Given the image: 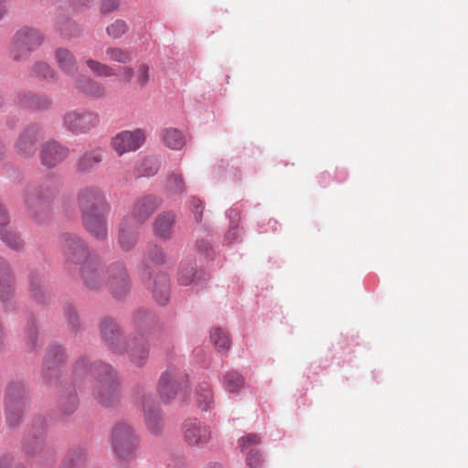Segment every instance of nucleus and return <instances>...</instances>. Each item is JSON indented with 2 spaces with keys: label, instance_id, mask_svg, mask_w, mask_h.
Masks as SVG:
<instances>
[{
  "label": "nucleus",
  "instance_id": "nucleus-8",
  "mask_svg": "<svg viewBox=\"0 0 468 468\" xmlns=\"http://www.w3.org/2000/svg\"><path fill=\"white\" fill-rule=\"evenodd\" d=\"M64 126L74 133H84L100 122L98 113L88 111H71L63 117Z\"/></svg>",
  "mask_w": 468,
  "mask_h": 468
},
{
  "label": "nucleus",
  "instance_id": "nucleus-37",
  "mask_svg": "<svg viewBox=\"0 0 468 468\" xmlns=\"http://www.w3.org/2000/svg\"><path fill=\"white\" fill-rule=\"evenodd\" d=\"M166 191L171 195L181 194L185 191V183L180 174L172 173L165 185Z\"/></svg>",
  "mask_w": 468,
  "mask_h": 468
},
{
  "label": "nucleus",
  "instance_id": "nucleus-51",
  "mask_svg": "<svg viewBox=\"0 0 468 468\" xmlns=\"http://www.w3.org/2000/svg\"><path fill=\"white\" fill-rule=\"evenodd\" d=\"M35 197H37V194L36 195L30 194V196L27 197V202L30 205L33 204Z\"/></svg>",
  "mask_w": 468,
  "mask_h": 468
},
{
  "label": "nucleus",
  "instance_id": "nucleus-31",
  "mask_svg": "<svg viewBox=\"0 0 468 468\" xmlns=\"http://www.w3.org/2000/svg\"><path fill=\"white\" fill-rule=\"evenodd\" d=\"M105 56L107 60L123 65L133 60L132 53L128 49L120 47H108L105 49Z\"/></svg>",
  "mask_w": 468,
  "mask_h": 468
},
{
  "label": "nucleus",
  "instance_id": "nucleus-27",
  "mask_svg": "<svg viewBox=\"0 0 468 468\" xmlns=\"http://www.w3.org/2000/svg\"><path fill=\"white\" fill-rule=\"evenodd\" d=\"M196 398L198 408L203 411L211 410L214 406V399L210 385L207 382L198 384L196 389Z\"/></svg>",
  "mask_w": 468,
  "mask_h": 468
},
{
  "label": "nucleus",
  "instance_id": "nucleus-39",
  "mask_svg": "<svg viewBox=\"0 0 468 468\" xmlns=\"http://www.w3.org/2000/svg\"><path fill=\"white\" fill-rule=\"evenodd\" d=\"M32 72L35 76L45 80L55 79V71L45 62H37L32 67Z\"/></svg>",
  "mask_w": 468,
  "mask_h": 468
},
{
  "label": "nucleus",
  "instance_id": "nucleus-32",
  "mask_svg": "<svg viewBox=\"0 0 468 468\" xmlns=\"http://www.w3.org/2000/svg\"><path fill=\"white\" fill-rule=\"evenodd\" d=\"M44 450V436L42 433L38 435H29L24 442V451L29 456H36Z\"/></svg>",
  "mask_w": 468,
  "mask_h": 468
},
{
  "label": "nucleus",
  "instance_id": "nucleus-26",
  "mask_svg": "<svg viewBox=\"0 0 468 468\" xmlns=\"http://www.w3.org/2000/svg\"><path fill=\"white\" fill-rule=\"evenodd\" d=\"M19 103L25 107L43 110L47 109L51 105V101L46 95L32 94L30 92H25L19 96Z\"/></svg>",
  "mask_w": 468,
  "mask_h": 468
},
{
  "label": "nucleus",
  "instance_id": "nucleus-1",
  "mask_svg": "<svg viewBox=\"0 0 468 468\" xmlns=\"http://www.w3.org/2000/svg\"><path fill=\"white\" fill-rule=\"evenodd\" d=\"M62 248L67 260L75 264H84L81 268V276L86 284L93 289L98 288V279L104 274L99 271L83 241L77 236L63 234L61 237ZM107 286L115 298L121 299L127 294L130 289V280L122 263L112 264L105 274Z\"/></svg>",
  "mask_w": 468,
  "mask_h": 468
},
{
  "label": "nucleus",
  "instance_id": "nucleus-40",
  "mask_svg": "<svg viewBox=\"0 0 468 468\" xmlns=\"http://www.w3.org/2000/svg\"><path fill=\"white\" fill-rule=\"evenodd\" d=\"M150 80V68L147 64L139 65L136 71V82L140 87H144Z\"/></svg>",
  "mask_w": 468,
  "mask_h": 468
},
{
  "label": "nucleus",
  "instance_id": "nucleus-23",
  "mask_svg": "<svg viewBox=\"0 0 468 468\" xmlns=\"http://www.w3.org/2000/svg\"><path fill=\"white\" fill-rule=\"evenodd\" d=\"M101 150L97 148L85 152L78 160L77 168L81 173H90L101 162Z\"/></svg>",
  "mask_w": 468,
  "mask_h": 468
},
{
  "label": "nucleus",
  "instance_id": "nucleus-3",
  "mask_svg": "<svg viewBox=\"0 0 468 468\" xmlns=\"http://www.w3.org/2000/svg\"><path fill=\"white\" fill-rule=\"evenodd\" d=\"M41 34L29 27H23L16 32L9 45V55L15 61L27 58L29 54L42 43Z\"/></svg>",
  "mask_w": 468,
  "mask_h": 468
},
{
  "label": "nucleus",
  "instance_id": "nucleus-16",
  "mask_svg": "<svg viewBox=\"0 0 468 468\" xmlns=\"http://www.w3.org/2000/svg\"><path fill=\"white\" fill-rule=\"evenodd\" d=\"M105 213L98 212L82 216L85 229L98 239H104L107 237Z\"/></svg>",
  "mask_w": 468,
  "mask_h": 468
},
{
  "label": "nucleus",
  "instance_id": "nucleus-7",
  "mask_svg": "<svg viewBox=\"0 0 468 468\" xmlns=\"http://www.w3.org/2000/svg\"><path fill=\"white\" fill-rule=\"evenodd\" d=\"M145 139L146 133L144 129L124 130L112 138L111 145L119 155H122L139 149L144 144Z\"/></svg>",
  "mask_w": 468,
  "mask_h": 468
},
{
  "label": "nucleus",
  "instance_id": "nucleus-42",
  "mask_svg": "<svg viewBox=\"0 0 468 468\" xmlns=\"http://www.w3.org/2000/svg\"><path fill=\"white\" fill-rule=\"evenodd\" d=\"M29 282H30V292L34 298L37 299L42 293L41 281L38 277L32 275L30 277Z\"/></svg>",
  "mask_w": 468,
  "mask_h": 468
},
{
  "label": "nucleus",
  "instance_id": "nucleus-6",
  "mask_svg": "<svg viewBox=\"0 0 468 468\" xmlns=\"http://www.w3.org/2000/svg\"><path fill=\"white\" fill-rule=\"evenodd\" d=\"M183 441L191 448H203L212 438L209 425L197 418L186 419L181 426Z\"/></svg>",
  "mask_w": 468,
  "mask_h": 468
},
{
  "label": "nucleus",
  "instance_id": "nucleus-49",
  "mask_svg": "<svg viewBox=\"0 0 468 468\" xmlns=\"http://www.w3.org/2000/svg\"><path fill=\"white\" fill-rule=\"evenodd\" d=\"M197 245L200 250H207L209 247V244L205 240L198 241Z\"/></svg>",
  "mask_w": 468,
  "mask_h": 468
},
{
  "label": "nucleus",
  "instance_id": "nucleus-21",
  "mask_svg": "<svg viewBox=\"0 0 468 468\" xmlns=\"http://www.w3.org/2000/svg\"><path fill=\"white\" fill-rule=\"evenodd\" d=\"M55 59L58 68L68 75L78 71V63L75 56L67 48H59L55 51Z\"/></svg>",
  "mask_w": 468,
  "mask_h": 468
},
{
  "label": "nucleus",
  "instance_id": "nucleus-2",
  "mask_svg": "<svg viewBox=\"0 0 468 468\" xmlns=\"http://www.w3.org/2000/svg\"><path fill=\"white\" fill-rule=\"evenodd\" d=\"M87 367L96 376L93 389L96 400L107 408L118 405L121 400V388L115 370L108 364L101 362L90 364L88 359L83 358L76 364L75 371L80 374Z\"/></svg>",
  "mask_w": 468,
  "mask_h": 468
},
{
  "label": "nucleus",
  "instance_id": "nucleus-14",
  "mask_svg": "<svg viewBox=\"0 0 468 468\" xmlns=\"http://www.w3.org/2000/svg\"><path fill=\"white\" fill-rule=\"evenodd\" d=\"M140 225L134 221L133 216H125L119 228L118 242L123 250H131L137 240V229Z\"/></svg>",
  "mask_w": 468,
  "mask_h": 468
},
{
  "label": "nucleus",
  "instance_id": "nucleus-10",
  "mask_svg": "<svg viewBox=\"0 0 468 468\" xmlns=\"http://www.w3.org/2000/svg\"><path fill=\"white\" fill-rule=\"evenodd\" d=\"M261 441V437L256 433L247 434L239 440V446L245 455L248 468H260L261 465V455L258 450Z\"/></svg>",
  "mask_w": 468,
  "mask_h": 468
},
{
  "label": "nucleus",
  "instance_id": "nucleus-48",
  "mask_svg": "<svg viewBox=\"0 0 468 468\" xmlns=\"http://www.w3.org/2000/svg\"><path fill=\"white\" fill-rule=\"evenodd\" d=\"M0 468H24L21 465H13V459L11 457H2L0 459Z\"/></svg>",
  "mask_w": 468,
  "mask_h": 468
},
{
  "label": "nucleus",
  "instance_id": "nucleus-22",
  "mask_svg": "<svg viewBox=\"0 0 468 468\" xmlns=\"http://www.w3.org/2000/svg\"><path fill=\"white\" fill-rule=\"evenodd\" d=\"M131 362L136 367H142L148 357V346L143 337L129 343L128 349Z\"/></svg>",
  "mask_w": 468,
  "mask_h": 468
},
{
  "label": "nucleus",
  "instance_id": "nucleus-17",
  "mask_svg": "<svg viewBox=\"0 0 468 468\" xmlns=\"http://www.w3.org/2000/svg\"><path fill=\"white\" fill-rule=\"evenodd\" d=\"M25 409V401L20 395L15 396V393L9 391L6 399V421L11 428L16 427L22 419Z\"/></svg>",
  "mask_w": 468,
  "mask_h": 468
},
{
  "label": "nucleus",
  "instance_id": "nucleus-38",
  "mask_svg": "<svg viewBox=\"0 0 468 468\" xmlns=\"http://www.w3.org/2000/svg\"><path fill=\"white\" fill-rule=\"evenodd\" d=\"M129 27L125 21L117 19L106 27L107 35L112 39H118L126 34Z\"/></svg>",
  "mask_w": 468,
  "mask_h": 468
},
{
  "label": "nucleus",
  "instance_id": "nucleus-34",
  "mask_svg": "<svg viewBox=\"0 0 468 468\" xmlns=\"http://www.w3.org/2000/svg\"><path fill=\"white\" fill-rule=\"evenodd\" d=\"M210 339L214 346L221 352L227 351L230 346L228 334L221 328H215L211 332Z\"/></svg>",
  "mask_w": 468,
  "mask_h": 468
},
{
  "label": "nucleus",
  "instance_id": "nucleus-35",
  "mask_svg": "<svg viewBox=\"0 0 468 468\" xmlns=\"http://www.w3.org/2000/svg\"><path fill=\"white\" fill-rule=\"evenodd\" d=\"M160 167L159 161L153 156L144 158L136 166L139 174L150 176L157 173Z\"/></svg>",
  "mask_w": 468,
  "mask_h": 468
},
{
  "label": "nucleus",
  "instance_id": "nucleus-12",
  "mask_svg": "<svg viewBox=\"0 0 468 468\" xmlns=\"http://www.w3.org/2000/svg\"><path fill=\"white\" fill-rule=\"evenodd\" d=\"M142 405L148 430L153 434H159L163 430L164 421L159 409L154 405L153 397L151 395H144L142 398Z\"/></svg>",
  "mask_w": 468,
  "mask_h": 468
},
{
  "label": "nucleus",
  "instance_id": "nucleus-18",
  "mask_svg": "<svg viewBox=\"0 0 468 468\" xmlns=\"http://www.w3.org/2000/svg\"><path fill=\"white\" fill-rule=\"evenodd\" d=\"M75 87L79 92L94 99L102 98L106 93L101 83L86 76H80L75 80Z\"/></svg>",
  "mask_w": 468,
  "mask_h": 468
},
{
  "label": "nucleus",
  "instance_id": "nucleus-50",
  "mask_svg": "<svg viewBox=\"0 0 468 468\" xmlns=\"http://www.w3.org/2000/svg\"><path fill=\"white\" fill-rule=\"evenodd\" d=\"M6 9L3 5V2H0V19L5 16Z\"/></svg>",
  "mask_w": 468,
  "mask_h": 468
},
{
  "label": "nucleus",
  "instance_id": "nucleus-19",
  "mask_svg": "<svg viewBox=\"0 0 468 468\" xmlns=\"http://www.w3.org/2000/svg\"><path fill=\"white\" fill-rule=\"evenodd\" d=\"M101 335L104 341L112 347L116 353L122 352L121 336L118 326L112 319H105L101 327Z\"/></svg>",
  "mask_w": 468,
  "mask_h": 468
},
{
  "label": "nucleus",
  "instance_id": "nucleus-43",
  "mask_svg": "<svg viewBox=\"0 0 468 468\" xmlns=\"http://www.w3.org/2000/svg\"><path fill=\"white\" fill-rule=\"evenodd\" d=\"M148 256L154 263H161L165 260L163 250L157 246L150 248L148 250Z\"/></svg>",
  "mask_w": 468,
  "mask_h": 468
},
{
  "label": "nucleus",
  "instance_id": "nucleus-33",
  "mask_svg": "<svg viewBox=\"0 0 468 468\" xmlns=\"http://www.w3.org/2000/svg\"><path fill=\"white\" fill-rule=\"evenodd\" d=\"M244 386V379L238 372L227 373L223 378V387L230 393L239 392Z\"/></svg>",
  "mask_w": 468,
  "mask_h": 468
},
{
  "label": "nucleus",
  "instance_id": "nucleus-46",
  "mask_svg": "<svg viewBox=\"0 0 468 468\" xmlns=\"http://www.w3.org/2000/svg\"><path fill=\"white\" fill-rule=\"evenodd\" d=\"M66 316L72 327L76 328L79 324V318L73 307L69 306L66 309Z\"/></svg>",
  "mask_w": 468,
  "mask_h": 468
},
{
  "label": "nucleus",
  "instance_id": "nucleus-41",
  "mask_svg": "<svg viewBox=\"0 0 468 468\" xmlns=\"http://www.w3.org/2000/svg\"><path fill=\"white\" fill-rule=\"evenodd\" d=\"M197 275V272L193 271V269L190 270H181L179 272L178 282L181 285H188L194 282V278Z\"/></svg>",
  "mask_w": 468,
  "mask_h": 468
},
{
  "label": "nucleus",
  "instance_id": "nucleus-36",
  "mask_svg": "<svg viewBox=\"0 0 468 468\" xmlns=\"http://www.w3.org/2000/svg\"><path fill=\"white\" fill-rule=\"evenodd\" d=\"M63 361V349L59 346H52L45 357V366L48 369L58 367Z\"/></svg>",
  "mask_w": 468,
  "mask_h": 468
},
{
  "label": "nucleus",
  "instance_id": "nucleus-47",
  "mask_svg": "<svg viewBox=\"0 0 468 468\" xmlns=\"http://www.w3.org/2000/svg\"><path fill=\"white\" fill-rule=\"evenodd\" d=\"M118 4L116 2H104L101 6V13L103 15L109 14L117 10Z\"/></svg>",
  "mask_w": 468,
  "mask_h": 468
},
{
  "label": "nucleus",
  "instance_id": "nucleus-4",
  "mask_svg": "<svg viewBox=\"0 0 468 468\" xmlns=\"http://www.w3.org/2000/svg\"><path fill=\"white\" fill-rule=\"evenodd\" d=\"M139 437L134 429L126 422L117 423L112 431V445L121 460H128L134 455Z\"/></svg>",
  "mask_w": 468,
  "mask_h": 468
},
{
  "label": "nucleus",
  "instance_id": "nucleus-15",
  "mask_svg": "<svg viewBox=\"0 0 468 468\" xmlns=\"http://www.w3.org/2000/svg\"><path fill=\"white\" fill-rule=\"evenodd\" d=\"M69 154V150L60 144L52 141L41 149L40 157L44 165L53 167L62 162Z\"/></svg>",
  "mask_w": 468,
  "mask_h": 468
},
{
  "label": "nucleus",
  "instance_id": "nucleus-45",
  "mask_svg": "<svg viewBox=\"0 0 468 468\" xmlns=\"http://www.w3.org/2000/svg\"><path fill=\"white\" fill-rule=\"evenodd\" d=\"M190 206L193 213L195 214L196 220L200 222L202 218V202L199 199L193 197L190 201Z\"/></svg>",
  "mask_w": 468,
  "mask_h": 468
},
{
  "label": "nucleus",
  "instance_id": "nucleus-52",
  "mask_svg": "<svg viewBox=\"0 0 468 468\" xmlns=\"http://www.w3.org/2000/svg\"><path fill=\"white\" fill-rule=\"evenodd\" d=\"M207 468H221V466L218 463H214L213 465H209Z\"/></svg>",
  "mask_w": 468,
  "mask_h": 468
},
{
  "label": "nucleus",
  "instance_id": "nucleus-9",
  "mask_svg": "<svg viewBox=\"0 0 468 468\" xmlns=\"http://www.w3.org/2000/svg\"><path fill=\"white\" fill-rule=\"evenodd\" d=\"M85 64L97 77L110 78L119 76L123 81L131 82L134 76V69L131 66L121 67L117 72L112 66L93 58H88Z\"/></svg>",
  "mask_w": 468,
  "mask_h": 468
},
{
  "label": "nucleus",
  "instance_id": "nucleus-25",
  "mask_svg": "<svg viewBox=\"0 0 468 468\" xmlns=\"http://www.w3.org/2000/svg\"><path fill=\"white\" fill-rule=\"evenodd\" d=\"M13 292L12 277L8 264L0 257V299H9Z\"/></svg>",
  "mask_w": 468,
  "mask_h": 468
},
{
  "label": "nucleus",
  "instance_id": "nucleus-11",
  "mask_svg": "<svg viewBox=\"0 0 468 468\" xmlns=\"http://www.w3.org/2000/svg\"><path fill=\"white\" fill-rule=\"evenodd\" d=\"M41 137V130L37 125L28 126L18 137L15 149L22 157L32 156L37 150V143Z\"/></svg>",
  "mask_w": 468,
  "mask_h": 468
},
{
  "label": "nucleus",
  "instance_id": "nucleus-20",
  "mask_svg": "<svg viewBox=\"0 0 468 468\" xmlns=\"http://www.w3.org/2000/svg\"><path fill=\"white\" fill-rule=\"evenodd\" d=\"M176 216L173 212H164L157 216L154 223V230L157 237L169 239L173 234Z\"/></svg>",
  "mask_w": 468,
  "mask_h": 468
},
{
  "label": "nucleus",
  "instance_id": "nucleus-13",
  "mask_svg": "<svg viewBox=\"0 0 468 468\" xmlns=\"http://www.w3.org/2000/svg\"><path fill=\"white\" fill-rule=\"evenodd\" d=\"M161 205V199L154 196H146L138 199L134 206L132 214L134 221L142 225Z\"/></svg>",
  "mask_w": 468,
  "mask_h": 468
},
{
  "label": "nucleus",
  "instance_id": "nucleus-28",
  "mask_svg": "<svg viewBox=\"0 0 468 468\" xmlns=\"http://www.w3.org/2000/svg\"><path fill=\"white\" fill-rule=\"evenodd\" d=\"M161 136L164 144L173 150H179L185 144L183 133L176 128H166L163 130Z\"/></svg>",
  "mask_w": 468,
  "mask_h": 468
},
{
  "label": "nucleus",
  "instance_id": "nucleus-5",
  "mask_svg": "<svg viewBox=\"0 0 468 468\" xmlns=\"http://www.w3.org/2000/svg\"><path fill=\"white\" fill-rule=\"evenodd\" d=\"M77 204L82 216L109 210L105 193L95 186L80 188L77 195Z\"/></svg>",
  "mask_w": 468,
  "mask_h": 468
},
{
  "label": "nucleus",
  "instance_id": "nucleus-29",
  "mask_svg": "<svg viewBox=\"0 0 468 468\" xmlns=\"http://www.w3.org/2000/svg\"><path fill=\"white\" fill-rule=\"evenodd\" d=\"M85 461V450L80 447H76L68 452L62 463L61 468H82Z\"/></svg>",
  "mask_w": 468,
  "mask_h": 468
},
{
  "label": "nucleus",
  "instance_id": "nucleus-30",
  "mask_svg": "<svg viewBox=\"0 0 468 468\" xmlns=\"http://www.w3.org/2000/svg\"><path fill=\"white\" fill-rule=\"evenodd\" d=\"M153 295L155 301L161 305H165L168 302L169 281L166 276L162 275L155 280L153 288Z\"/></svg>",
  "mask_w": 468,
  "mask_h": 468
},
{
  "label": "nucleus",
  "instance_id": "nucleus-44",
  "mask_svg": "<svg viewBox=\"0 0 468 468\" xmlns=\"http://www.w3.org/2000/svg\"><path fill=\"white\" fill-rule=\"evenodd\" d=\"M60 405L64 408V411L66 414H69L75 410L78 405L77 397L75 395H70L67 399V401H60Z\"/></svg>",
  "mask_w": 468,
  "mask_h": 468
},
{
  "label": "nucleus",
  "instance_id": "nucleus-24",
  "mask_svg": "<svg viewBox=\"0 0 468 468\" xmlns=\"http://www.w3.org/2000/svg\"><path fill=\"white\" fill-rule=\"evenodd\" d=\"M176 380L171 372H165L160 377L158 384V392L161 399L169 402L176 394Z\"/></svg>",
  "mask_w": 468,
  "mask_h": 468
}]
</instances>
